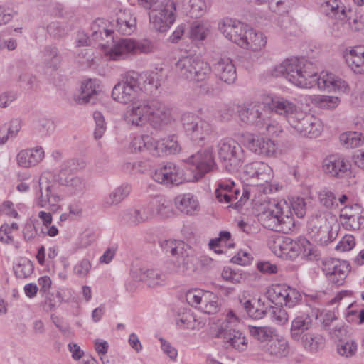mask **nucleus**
I'll use <instances>...</instances> for the list:
<instances>
[{"mask_svg": "<svg viewBox=\"0 0 364 364\" xmlns=\"http://www.w3.org/2000/svg\"><path fill=\"white\" fill-rule=\"evenodd\" d=\"M174 262L170 264L168 269L171 272L181 275L190 274L193 271V258L189 255L187 247L183 254H178Z\"/></svg>", "mask_w": 364, "mask_h": 364, "instance_id": "33", "label": "nucleus"}, {"mask_svg": "<svg viewBox=\"0 0 364 364\" xmlns=\"http://www.w3.org/2000/svg\"><path fill=\"white\" fill-rule=\"evenodd\" d=\"M176 321L177 326L181 328L193 329L194 328L196 319L190 311H186L179 314Z\"/></svg>", "mask_w": 364, "mask_h": 364, "instance_id": "57", "label": "nucleus"}, {"mask_svg": "<svg viewBox=\"0 0 364 364\" xmlns=\"http://www.w3.org/2000/svg\"><path fill=\"white\" fill-rule=\"evenodd\" d=\"M15 275L18 278H26L33 272V262L28 259H22L18 264L14 267Z\"/></svg>", "mask_w": 364, "mask_h": 364, "instance_id": "52", "label": "nucleus"}, {"mask_svg": "<svg viewBox=\"0 0 364 364\" xmlns=\"http://www.w3.org/2000/svg\"><path fill=\"white\" fill-rule=\"evenodd\" d=\"M318 200L320 203L328 209L338 206L334 193L328 188H324L320 191L318 193Z\"/></svg>", "mask_w": 364, "mask_h": 364, "instance_id": "53", "label": "nucleus"}, {"mask_svg": "<svg viewBox=\"0 0 364 364\" xmlns=\"http://www.w3.org/2000/svg\"><path fill=\"white\" fill-rule=\"evenodd\" d=\"M245 45L241 48L258 51L262 50L267 43L266 37L260 31H257L249 26L248 34L245 39Z\"/></svg>", "mask_w": 364, "mask_h": 364, "instance_id": "39", "label": "nucleus"}, {"mask_svg": "<svg viewBox=\"0 0 364 364\" xmlns=\"http://www.w3.org/2000/svg\"><path fill=\"white\" fill-rule=\"evenodd\" d=\"M291 207L298 218H303L306 214V203L303 198L297 197L291 202Z\"/></svg>", "mask_w": 364, "mask_h": 364, "instance_id": "64", "label": "nucleus"}, {"mask_svg": "<svg viewBox=\"0 0 364 364\" xmlns=\"http://www.w3.org/2000/svg\"><path fill=\"white\" fill-rule=\"evenodd\" d=\"M124 218L127 222L133 225H137L147 220V216L145 213H142V210L140 208L127 210L124 213Z\"/></svg>", "mask_w": 364, "mask_h": 364, "instance_id": "54", "label": "nucleus"}, {"mask_svg": "<svg viewBox=\"0 0 364 364\" xmlns=\"http://www.w3.org/2000/svg\"><path fill=\"white\" fill-rule=\"evenodd\" d=\"M181 120L184 132L194 142L203 141L212 132L211 125L193 113H183Z\"/></svg>", "mask_w": 364, "mask_h": 364, "instance_id": "8", "label": "nucleus"}, {"mask_svg": "<svg viewBox=\"0 0 364 364\" xmlns=\"http://www.w3.org/2000/svg\"><path fill=\"white\" fill-rule=\"evenodd\" d=\"M267 351L277 358L286 357L289 353L288 342L284 339H272L267 344Z\"/></svg>", "mask_w": 364, "mask_h": 364, "instance_id": "42", "label": "nucleus"}, {"mask_svg": "<svg viewBox=\"0 0 364 364\" xmlns=\"http://www.w3.org/2000/svg\"><path fill=\"white\" fill-rule=\"evenodd\" d=\"M154 140L149 135H141L134 137L130 149L132 152H149L152 155L151 146H154Z\"/></svg>", "mask_w": 364, "mask_h": 364, "instance_id": "40", "label": "nucleus"}, {"mask_svg": "<svg viewBox=\"0 0 364 364\" xmlns=\"http://www.w3.org/2000/svg\"><path fill=\"white\" fill-rule=\"evenodd\" d=\"M176 6L172 1L162 5L159 9L149 13L151 28L157 32H166L176 21Z\"/></svg>", "mask_w": 364, "mask_h": 364, "instance_id": "10", "label": "nucleus"}, {"mask_svg": "<svg viewBox=\"0 0 364 364\" xmlns=\"http://www.w3.org/2000/svg\"><path fill=\"white\" fill-rule=\"evenodd\" d=\"M217 147L219 159L228 171L237 170L243 163L244 151L240 144L234 139H222Z\"/></svg>", "mask_w": 364, "mask_h": 364, "instance_id": "4", "label": "nucleus"}, {"mask_svg": "<svg viewBox=\"0 0 364 364\" xmlns=\"http://www.w3.org/2000/svg\"><path fill=\"white\" fill-rule=\"evenodd\" d=\"M272 319L279 325H283L288 321V313L282 306H275L272 308L271 313Z\"/></svg>", "mask_w": 364, "mask_h": 364, "instance_id": "59", "label": "nucleus"}, {"mask_svg": "<svg viewBox=\"0 0 364 364\" xmlns=\"http://www.w3.org/2000/svg\"><path fill=\"white\" fill-rule=\"evenodd\" d=\"M363 135L358 132H346L339 136L341 144L346 149L360 146L363 143Z\"/></svg>", "mask_w": 364, "mask_h": 364, "instance_id": "45", "label": "nucleus"}, {"mask_svg": "<svg viewBox=\"0 0 364 364\" xmlns=\"http://www.w3.org/2000/svg\"><path fill=\"white\" fill-rule=\"evenodd\" d=\"M176 68L181 77L198 82L205 80L211 71L208 63L191 56L180 58Z\"/></svg>", "mask_w": 364, "mask_h": 364, "instance_id": "5", "label": "nucleus"}, {"mask_svg": "<svg viewBox=\"0 0 364 364\" xmlns=\"http://www.w3.org/2000/svg\"><path fill=\"white\" fill-rule=\"evenodd\" d=\"M242 136L244 144L256 154L268 157L275 155L277 146L271 139L252 134H247Z\"/></svg>", "mask_w": 364, "mask_h": 364, "instance_id": "17", "label": "nucleus"}, {"mask_svg": "<svg viewBox=\"0 0 364 364\" xmlns=\"http://www.w3.org/2000/svg\"><path fill=\"white\" fill-rule=\"evenodd\" d=\"M43 68L46 75H53L60 68L63 57L54 45L46 46L41 51Z\"/></svg>", "mask_w": 364, "mask_h": 364, "instance_id": "24", "label": "nucleus"}, {"mask_svg": "<svg viewBox=\"0 0 364 364\" xmlns=\"http://www.w3.org/2000/svg\"><path fill=\"white\" fill-rule=\"evenodd\" d=\"M185 162L193 172V178L198 181L216 167L213 151L210 149H200L190 156Z\"/></svg>", "mask_w": 364, "mask_h": 364, "instance_id": "7", "label": "nucleus"}, {"mask_svg": "<svg viewBox=\"0 0 364 364\" xmlns=\"http://www.w3.org/2000/svg\"><path fill=\"white\" fill-rule=\"evenodd\" d=\"M240 306L245 311L248 317L257 320L262 318L267 314V308L260 299L252 303L246 299H240Z\"/></svg>", "mask_w": 364, "mask_h": 364, "instance_id": "36", "label": "nucleus"}, {"mask_svg": "<svg viewBox=\"0 0 364 364\" xmlns=\"http://www.w3.org/2000/svg\"><path fill=\"white\" fill-rule=\"evenodd\" d=\"M262 225L270 230L287 233L294 225L291 218L284 216L281 204L274 203L273 208H269L259 215Z\"/></svg>", "mask_w": 364, "mask_h": 364, "instance_id": "6", "label": "nucleus"}, {"mask_svg": "<svg viewBox=\"0 0 364 364\" xmlns=\"http://www.w3.org/2000/svg\"><path fill=\"white\" fill-rule=\"evenodd\" d=\"M40 196L38 199V205L44 208L46 205H50L52 211H56L60 208L58 203L61 200L60 196L58 193V186L46 183L43 186L42 180L39 181Z\"/></svg>", "mask_w": 364, "mask_h": 364, "instance_id": "25", "label": "nucleus"}, {"mask_svg": "<svg viewBox=\"0 0 364 364\" xmlns=\"http://www.w3.org/2000/svg\"><path fill=\"white\" fill-rule=\"evenodd\" d=\"M301 294L294 288L288 286L286 288V293L281 303V306H285L288 308H293L301 300Z\"/></svg>", "mask_w": 364, "mask_h": 364, "instance_id": "49", "label": "nucleus"}, {"mask_svg": "<svg viewBox=\"0 0 364 364\" xmlns=\"http://www.w3.org/2000/svg\"><path fill=\"white\" fill-rule=\"evenodd\" d=\"M58 180L60 184L70 187L75 193H81L85 188L84 180L78 176H60Z\"/></svg>", "mask_w": 364, "mask_h": 364, "instance_id": "47", "label": "nucleus"}, {"mask_svg": "<svg viewBox=\"0 0 364 364\" xmlns=\"http://www.w3.org/2000/svg\"><path fill=\"white\" fill-rule=\"evenodd\" d=\"M288 285L286 284H277L272 288V292L270 293L272 302L275 303L276 305L281 304L282 299H284L286 288Z\"/></svg>", "mask_w": 364, "mask_h": 364, "instance_id": "60", "label": "nucleus"}, {"mask_svg": "<svg viewBox=\"0 0 364 364\" xmlns=\"http://www.w3.org/2000/svg\"><path fill=\"white\" fill-rule=\"evenodd\" d=\"M307 231L315 242L326 245L332 241L333 235L325 215L321 213L312 214L307 222Z\"/></svg>", "mask_w": 364, "mask_h": 364, "instance_id": "12", "label": "nucleus"}, {"mask_svg": "<svg viewBox=\"0 0 364 364\" xmlns=\"http://www.w3.org/2000/svg\"><path fill=\"white\" fill-rule=\"evenodd\" d=\"M215 337L220 338L225 348H233L239 352L247 348V339L244 333L238 329L233 328L230 323H223L216 330Z\"/></svg>", "mask_w": 364, "mask_h": 364, "instance_id": "11", "label": "nucleus"}, {"mask_svg": "<svg viewBox=\"0 0 364 364\" xmlns=\"http://www.w3.org/2000/svg\"><path fill=\"white\" fill-rule=\"evenodd\" d=\"M358 349V346L355 341L353 340L340 341L337 345L338 353L345 358H351L355 355Z\"/></svg>", "mask_w": 364, "mask_h": 364, "instance_id": "48", "label": "nucleus"}, {"mask_svg": "<svg viewBox=\"0 0 364 364\" xmlns=\"http://www.w3.org/2000/svg\"><path fill=\"white\" fill-rule=\"evenodd\" d=\"M147 100H138L132 103V109L127 110L124 116L125 122L132 127H142L149 121Z\"/></svg>", "mask_w": 364, "mask_h": 364, "instance_id": "23", "label": "nucleus"}, {"mask_svg": "<svg viewBox=\"0 0 364 364\" xmlns=\"http://www.w3.org/2000/svg\"><path fill=\"white\" fill-rule=\"evenodd\" d=\"M160 247L166 253H170L172 256H177L178 254H183L184 249L188 247L181 240L172 239L162 240L159 241Z\"/></svg>", "mask_w": 364, "mask_h": 364, "instance_id": "44", "label": "nucleus"}, {"mask_svg": "<svg viewBox=\"0 0 364 364\" xmlns=\"http://www.w3.org/2000/svg\"><path fill=\"white\" fill-rule=\"evenodd\" d=\"M322 168L329 177L340 178L350 170V163L343 155L333 154L323 159Z\"/></svg>", "mask_w": 364, "mask_h": 364, "instance_id": "19", "label": "nucleus"}, {"mask_svg": "<svg viewBox=\"0 0 364 364\" xmlns=\"http://www.w3.org/2000/svg\"><path fill=\"white\" fill-rule=\"evenodd\" d=\"M102 49L108 60H124L134 55L135 40L122 38L117 41H114L111 47L103 45Z\"/></svg>", "mask_w": 364, "mask_h": 364, "instance_id": "16", "label": "nucleus"}, {"mask_svg": "<svg viewBox=\"0 0 364 364\" xmlns=\"http://www.w3.org/2000/svg\"><path fill=\"white\" fill-rule=\"evenodd\" d=\"M177 209L186 215H193L198 210V201L191 193L178 196L175 198Z\"/></svg>", "mask_w": 364, "mask_h": 364, "instance_id": "37", "label": "nucleus"}, {"mask_svg": "<svg viewBox=\"0 0 364 364\" xmlns=\"http://www.w3.org/2000/svg\"><path fill=\"white\" fill-rule=\"evenodd\" d=\"M85 167V163L82 160L71 159L65 161L60 166L58 178L67 177L66 175L74 171L81 170Z\"/></svg>", "mask_w": 364, "mask_h": 364, "instance_id": "46", "label": "nucleus"}, {"mask_svg": "<svg viewBox=\"0 0 364 364\" xmlns=\"http://www.w3.org/2000/svg\"><path fill=\"white\" fill-rule=\"evenodd\" d=\"M153 179L164 185L178 186L184 181L183 171L174 163L161 164L152 175Z\"/></svg>", "mask_w": 364, "mask_h": 364, "instance_id": "14", "label": "nucleus"}, {"mask_svg": "<svg viewBox=\"0 0 364 364\" xmlns=\"http://www.w3.org/2000/svg\"><path fill=\"white\" fill-rule=\"evenodd\" d=\"M131 190V186L127 183L122 184L114 188L109 195L103 198L101 204L102 208L107 209L119 204L129 196Z\"/></svg>", "mask_w": 364, "mask_h": 364, "instance_id": "34", "label": "nucleus"}, {"mask_svg": "<svg viewBox=\"0 0 364 364\" xmlns=\"http://www.w3.org/2000/svg\"><path fill=\"white\" fill-rule=\"evenodd\" d=\"M289 123L301 134L309 138L319 136L322 130L320 120L311 114L299 113L296 117H290Z\"/></svg>", "mask_w": 364, "mask_h": 364, "instance_id": "13", "label": "nucleus"}, {"mask_svg": "<svg viewBox=\"0 0 364 364\" xmlns=\"http://www.w3.org/2000/svg\"><path fill=\"white\" fill-rule=\"evenodd\" d=\"M93 119L95 122L94 136L96 139H100L106 130V123L102 114L99 111L93 112Z\"/></svg>", "mask_w": 364, "mask_h": 364, "instance_id": "56", "label": "nucleus"}, {"mask_svg": "<svg viewBox=\"0 0 364 364\" xmlns=\"http://www.w3.org/2000/svg\"><path fill=\"white\" fill-rule=\"evenodd\" d=\"M299 247L301 254L307 259L312 260L318 255L316 247L304 237H299Z\"/></svg>", "mask_w": 364, "mask_h": 364, "instance_id": "50", "label": "nucleus"}, {"mask_svg": "<svg viewBox=\"0 0 364 364\" xmlns=\"http://www.w3.org/2000/svg\"><path fill=\"white\" fill-rule=\"evenodd\" d=\"M215 198L218 202L229 204V207L240 209L249 199L250 193L247 189L243 188L242 193L234 181L225 180L218 182L215 191Z\"/></svg>", "mask_w": 364, "mask_h": 364, "instance_id": "3", "label": "nucleus"}, {"mask_svg": "<svg viewBox=\"0 0 364 364\" xmlns=\"http://www.w3.org/2000/svg\"><path fill=\"white\" fill-rule=\"evenodd\" d=\"M271 249L278 257L295 259L301 254L299 237L294 240L287 236H278L274 239Z\"/></svg>", "mask_w": 364, "mask_h": 364, "instance_id": "20", "label": "nucleus"}, {"mask_svg": "<svg viewBox=\"0 0 364 364\" xmlns=\"http://www.w3.org/2000/svg\"><path fill=\"white\" fill-rule=\"evenodd\" d=\"M91 269V263L87 259H82L80 262L74 267V273L80 277H85L87 276Z\"/></svg>", "mask_w": 364, "mask_h": 364, "instance_id": "61", "label": "nucleus"}, {"mask_svg": "<svg viewBox=\"0 0 364 364\" xmlns=\"http://www.w3.org/2000/svg\"><path fill=\"white\" fill-rule=\"evenodd\" d=\"M221 276L224 280L232 284L240 283L243 279L242 274L241 272L233 270L229 267H225L223 269Z\"/></svg>", "mask_w": 364, "mask_h": 364, "instance_id": "58", "label": "nucleus"}, {"mask_svg": "<svg viewBox=\"0 0 364 364\" xmlns=\"http://www.w3.org/2000/svg\"><path fill=\"white\" fill-rule=\"evenodd\" d=\"M323 265V272L331 283L336 286L344 283L350 271V265L346 261L332 258L324 261Z\"/></svg>", "mask_w": 364, "mask_h": 364, "instance_id": "18", "label": "nucleus"}, {"mask_svg": "<svg viewBox=\"0 0 364 364\" xmlns=\"http://www.w3.org/2000/svg\"><path fill=\"white\" fill-rule=\"evenodd\" d=\"M65 97L72 105L95 104L97 92H66Z\"/></svg>", "mask_w": 364, "mask_h": 364, "instance_id": "41", "label": "nucleus"}, {"mask_svg": "<svg viewBox=\"0 0 364 364\" xmlns=\"http://www.w3.org/2000/svg\"><path fill=\"white\" fill-rule=\"evenodd\" d=\"M208 33V29L200 23L193 24L191 29V38L196 40H203Z\"/></svg>", "mask_w": 364, "mask_h": 364, "instance_id": "63", "label": "nucleus"}, {"mask_svg": "<svg viewBox=\"0 0 364 364\" xmlns=\"http://www.w3.org/2000/svg\"><path fill=\"white\" fill-rule=\"evenodd\" d=\"M340 218L348 230H359L364 227V208L358 203L343 208Z\"/></svg>", "mask_w": 364, "mask_h": 364, "instance_id": "22", "label": "nucleus"}, {"mask_svg": "<svg viewBox=\"0 0 364 364\" xmlns=\"http://www.w3.org/2000/svg\"><path fill=\"white\" fill-rule=\"evenodd\" d=\"M314 101L318 107L323 109H334L340 103L338 97L328 95H318Z\"/></svg>", "mask_w": 364, "mask_h": 364, "instance_id": "55", "label": "nucleus"}, {"mask_svg": "<svg viewBox=\"0 0 364 364\" xmlns=\"http://www.w3.org/2000/svg\"><path fill=\"white\" fill-rule=\"evenodd\" d=\"M147 107L150 108L151 111L148 112L149 121L153 123L154 127L167 124L171 121V111L164 105L156 101H147Z\"/></svg>", "mask_w": 364, "mask_h": 364, "instance_id": "27", "label": "nucleus"}, {"mask_svg": "<svg viewBox=\"0 0 364 364\" xmlns=\"http://www.w3.org/2000/svg\"><path fill=\"white\" fill-rule=\"evenodd\" d=\"M265 104L272 111L279 114L285 115L288 121L290 117H296L299 114L297 112L296 106L283 97H272L269 100H267Z\"/></svg>", "mask_w": 364, "mask_h": 364, "instance_id": "29", "label": "nucleus"}, {"mask_svg": "<svg viewBox=\"0 0 364 364\" xmlns=\"http://www.w3.org/2000/svg\"><path fill=\"white\" fill-rule=\"evenodd\" d=\"M312 326V318L307 314L296 316L291 322V336L294 341H299L301 335Z\"/></svg>", "mask_w": 364, "mask_h": 364, "instance_id": "38", "label": "nucleus"}, {"mask_svg": "<svg viewBox=\"0 0 364 364\" xmlns=\"http://www.w3.org/2000/svg\"><path fill=\"white\" fill-rule=\"evenodd\" d=\"M317 4L325 15L331 18L343 21L348 17L345 6L341 0H317Z\"/></svg>", "mask_w": 364, "mask_h": 364, "instance_id": "31", "label": "nucleus"}, {"mask_svg": "<svg viewBox=\"0 0 364 364\" xmlns=\"http://www.w3.org/2000/svg\"><path fill=\"white\" fill-rule=\"evenodd\" d=\"M248 328L250 335L258 341H267L273 334V330L270 327L249 326Z\"/></svg>", "mask_w": 364, "mask_h": 364, "instance_id": "51", "label": "nucleus"}, {"mask_svg": "<svg viewBox=\"0 0 364 364\" xmlns=\"http://www.w3.org/2000/svg\"><path fill=\"white\" fill-rule=\"evenodd\" d=\"M44 158V151L42 147L23 149L16 156V161L21 167L29 168L40 163Z\"/></svg>", "mask_w": 364, "mask_h": 364, "instance_id": "28", "label": "nucleus"}, {"mask_svg": "<svg viewBox=\"0 0 364 364\" xmlns=\"http://www.w3.org/2000/svg\"><path fill=\"white\" fill-rule=\"evenodd\" d=\"M159 87L164 89L158 73H138L129 70L120 75L112 91H124L127 89L132 91H153Z\"/></svg>", "mask_w": 364, "mask_h": 364, "instance_id": "2", "label": "nucleus"}, {"mask_svg": "<svg viewBox=\"0 0 364 364\" xmlns=\"http://www.w3.org/2000/svg\"><path fill=\"white\" fill-rule=\"evenodd\" d=\"M264 105L259 102H252L238 110L239 116L243 122L262 129L266 124V115L263 112Z\"/></svg>", "mask_w": 364, "mask_h": 364, "instance_id": "21", "label": "nucleus"}, {"mask_svg": "<svg viewBox=\"0 0 364 364\" xmlns=\"http://www.w3.org/2000/svg\"><path fill=\"white\" fill-rule=\"evenodd\" d=\"M301 338L304 347L311 352H316L324 346V339L319 334L306 333Z\"/></svg>", "mask_w": 364, "mask_h": 364, "instance_id": "43", "label": "nucleus"}, {"mask_svg": "<svg viewBox=\"0 0 364 364\" xmlns=\"http://www.w3.org/2000/svg\"><path fill=\"white\" fill-rule=\"evenodd\" d=\"M136 273L139 274V276H134L136 279L152 287L164 284L166 279L165 275L158 269L140 268Z\"/></svg>", "mask_w": 364, "mask_h": 364, "instance_id": "35", "label": "nucleus"}, {"mask_svg": "<svg viewBox=\"0 0 364 364\" xmlns=\"http://www.w3.org/2000/svg\"><path fill=\"white\" fill-rule=\"evenodd\" d=\"M218 28L224 36L239 46L245 45L249 26L235 19L226 18L219 23Z\"/></svg>", "mask_w": 364, "mask_h": 364, "instance_id": "15", "label": "nucleus"}, {"mask_svg": "<svg viewBox=\"0 0 364 364\" xmlns=\"http://www.w3.org/2000/svg\"><path fill=\"white\" fill-rule=\"evenodd\" d=\"M274 77H284L292 85L301 89H329L343 91L348 88V83L332 73L318 77L313 63L304 58L286 59L273 70Z\"/></svg>", "mask_w": 364, "mask_h": 364, "instance_id": "1", "label": "nucleus"}, {"mask_svg": "<svg viewBox=\"0 0 364 364\" xmlns=\"http://www.w3.org/2000/svg\"><path fill=\"white\" fill-rule=\"evenodd\" d=\"M154 146H151L152 156H160L162 154H176L180 150L175 135L168 136L159 141L154 140Z\"/></svg>", "mask_w": 364, "mask_h": 364, "instance_id": "32", "label": "nucleus"}, {"mask_svg": "<svg viewBox=\"0 0 364 364\" xmlns=\"http://www.w3.org/2000/svg\"><path fill=\"white\" fill-rule=\"evenodd\" d=\"M213 69L220 79L228 84L233 83L237 77L235 67L229 58H220L214 64Z\"/></svg>", "mask_w": 364, "mask_h": 364, "instance_id": "30", "label": "nucleus"}, {"mask_svg": "<svg viewBox=\"0 0 364 364\" xmlns=\"http://www.w3.org/2000/svg\"><path fill=\"white\" fill-rule=\"evenodd\" d=\"M355 245V238L353 235H346L340 240L336 246V250L346 252L352 250Z\"/></svg>", "mask_w": 364, "mask_h": 364, "instance_id": "62", "label": "nucleus"}, {"mask_svg": "<svg viewBox=\"0 0 364 364\" xmlns=\"http://www.w3.org/2000/svg\"><path fill=\"white\" fill-rule=\"evenodd\" d=\"M187 302L207 314H215L220 310L218 298L213 293L202 289H191L186 294Z\"/></svg>", "mask_w": 364, "mask_h": 364, "instance_id": "9", "label": "nucleus"}, {"mask_svg": "<svg viewBox=\"0 0 364 364\" xmlns=\"http://www.w3.org/2000/svg\"><path fill=\"white\" fill-rule=\"evenodd\" d=\"M114 28L122 35H131L136 28V18L129 10L119 9L115 15Z\"/></svg>", "mask_w": 364, "mask_h": 364, "instance_id": "26", "label": "nucleus"}]
</instances>
